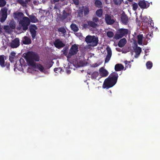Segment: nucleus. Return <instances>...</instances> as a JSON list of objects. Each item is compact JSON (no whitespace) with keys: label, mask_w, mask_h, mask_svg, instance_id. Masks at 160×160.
Masks as SVG:
<instances>
[{"label":"nucleus","mask_w":160,"mask_h":160,"mask_svg":"<svg viewBox=\"0 0 160 160\" xmlns=\"http://www.w3.org/2000/svg\"><path fill=\"white\" fill-rule=\"evenodd\" d=\"M118 77L116 72H112L104 80L102 85L103 88L108 89L112 87L117 83Z\"/></svg>","instance_id":"nucleus-1"},{"label":"nucleus","mask_w":160,"mask_h":160,"mask_svg":"<svg viewBox=\"0 0 160 160\" xmlns=\"http://www.w3.org/2000/svg\"><path fill=\"white\" fill-rule=\"evenodd\" d=\"M25 59L28 65L30 66H35V62H39L40 57L39 54L35 52L28 51L26 54Z\"/></svg>","instance_id":"nucleus-2"},{"label":"nucleus","mask_w":160,"mask_h":160,"mask_svg":"<svg viewBox=\"0 0 160 160\" xmlns=\"http://www.w3.org/2000/svg\"><path fill=\"white\" fill-rule=\"evenodd\" d=\"M85 41L87 44H89L88 46L92 47L97 46L98 43V38L95 36H87L85 39Z\"/></svg>","instance_id":"nucleus-3"},{"label":"nucleus","mask_w":160,"mask_h":160,"mask_svg":"<svg viewBox=\"0 0 160 160\" xmlns=\"http://www.w3.org/2000/svg\"><path fill=\"white\" fill-rule=\"evenodd\" d=\"M129 33V30L126 28H120L117 31V33L114 36V38L116 40L121 38L124 36H126Z\"/></svg>","instance_id":"nucleus-4"},{"label":"nucleus","mask_w":160,"mask_h":160,"mask_svg":"<svg viewBox=\"0 0 160 160\" xmlns=\"http://www.w3.org/2000/svg\"><path fill=\"white\" fill-rule=\"evenodd\" d=\"M30 22V20L27 17H23L22 19L20 21V23L21 25L23 30L26 31L27 30Z\"/></svg>","instance_id":"nucleus-5"},{"label":"nucleus","mask_w":160,"mask_h":160,"mask_svg":"<svg viewBox=\"0 0 160 160\" xmlns=\"http://www.w3.org/2000/svg\"><path fill=\"white\" fill-rule=\"evenodd\" d=\"M8 9L6 7L1 8L0 10V21L3 22L7 18Z\"/></svg>","instance_id":"nucleus-6"},{"label":"nucleus","mask_w":160,"mask_h":160,"mask_svg":"<svg viewBox=\"0 0 160 160\" xmlns=\"http://www.w3.org/2000/svg\"><path fill=\"white\" fill-rule=\"evenodd\" d=\"M78 45L75 44L72 45L69 52V57H71L72 56L76 54L78 51Z\"/></svg>","instance_id":"nucleus-7"},{"label":"nucleus","mask_w":160,"mask_h":160,"mask_svg":"<svg viewBox=\"0 0 160 160\" xmlns=\"http://www.w3.org/2000/svg\"><path fill=\"white\" fill-rule=\"evenodd\" d=\"M38 29V28L35 24H32L30 25L29 27L30 32L31 35L32 40L34 39L36 35L37 32L36 30Z\"/></svg>","instance_id":"nucleus-8"},{"label":"nucleus","mask_w":160,"mask_h":160,"mask_svg":"<svg viewBox=\"0 0 160 160\" xmlns=\"http://www.w3.org/2000/svg\"><path fill=\"white\" fill-rule=\"evenodd\" d=\"M53 43L55 47L59 49L64 47L65 45V44L59 39H56Z\"/></svg>","instance_id":"nucleus-9"},{"label":"nucleus","mask_w":160,"mask_h":160,"mask_svg":"<svg viewBox=\"0 0 160 160\" xmlns=\"http://www.w3.org/2000/svg\"><path fill=\"white\" fill-rule=\"evenodd\" d=\"M105 21L106 23L108 25H112L115 22L114 19L111 18L110 15L108 14L105 15Z\"/></svg>","instance_id":"nucleus-10"},{"label":"nucleus","mask_w":160,"mask_h":160,"mask_svg":"<svg viewBox=\"0 0 160 160\" xmlns=\"http://www.w3.org/2000/svg\"><path fill=\"white\" fill-rule=\"evenodd\" d=\"M11 47L12 48H16L20 45L19 39L18 38H16L12 41L10 44Z\"/></svg>","instance_id":"nucleus-11"},{"label":"nucleus","mask_w":160,"mask_h":160,"mask_svg":"<svg viewBox=\"0 0 160 160\" xmlns=\"http://www.w3.org/2000/svg\"><path fill=\"white\" fill-rule=\"evenodd\" d=\"M138 5L141 8L145 9L149 6L150 3L148 2H146L145 1L140 0L138 2Z\"/></svg>","instance_id":"nucleus-12"},{"label":"nucleus","mask_w":160,"mask_h":160,"mask_svg":"<svg viewBox=\"0 0 160 160\" xmlns=\"http://www.w3.org/2000/svg\"><path fill=\"white\" fill-rule=\"evenodd\" d=\"M133 49L135 52V57L137 58L140 55L142 49L140 47L138 46L137 44H135V46L133 47Z\"/></svg>","instance_id":"nucleus-13"},{"label":"nucleus","mask_w":160,"mask_h":160,"mask_svg":"<svg viewBox=\"0 0 160 160\" xmlns=\"http://www.w3.org/2000/svg\"><path fill=\"white\" fill-rule=\"evenodd\" d=\"M121 21L122 23L124 25H127L128 23V19L127 15L125 12H123L121 15Z\"/></svg>","instance_id":"nucleus-14"},{"label":"nucleus","mask_w":160,"mask_h":160,"mask_svg":"<svg viewBox=\"0 0 160 160\" xmlns=\"http://www.w3.org/2000/svg\"><path fill=\"white\" fill-rule=\"evenodd\" d=\"M21 42L25 45H28L31 43L32 41L30 38L25 36L22 38Z\"/></svg>","instance_id":"nucleus-15"},{"label":"nucleus","mask_w":160,"mask_h":160,"mask_svg":"<svg viewBox=\"0 0 160 160\" xmlns=\"http://www.w3.org/2000/svg\"><path fill=\"white\" fill-rule=\"evenodd\" d=\"M107 55L105 59V63L108 62L109 61L112 54L111 50L109 47L107 48Z\"/></svg>","instance_id":"nucleus-16"},{"label":"nucleus","mask_w":160,"mask_h":160,"mask_svg":"<svg viewBox=\"0 0 160 160\" xmlns=\"http://www.w3.org/2000/svg\"><path fill=\"white\" fill-rule=\"evenodd\" d=\"M35 66H31L32 67L35 68H37L41 72H44V68L43 66L41 64L35 63Z\"/></svg>","instance_id":"nucleus-17"},{"label":"nucleus","mask_w":160,"mask_h":160,"mask_svg":"<svg viewBox=\"0 0 160 160\" xmlns=\"http://www.w3.org/2000/svg\"><path fill=\"white\" fill-rule=\"evenodd\" d=\"M99 71L100 75L102 77H106L108 74V71L102 67L100 69Z\"/></svg>","instance_id":"nucleus-18"},{"label":"nucleus","mask_w":160,"mask_h":160,"mask_svg":"<svg viewBox=\"0 0 160 160\" xmlns=\"http://www.w3.org/2000/svg\"><path fill=\"white\" fill-rule=\"evenodd\" d=\"M23 13L21 12L17 11L13 13V16L15 19H18L23 17Z\"/></svg>","instance_id":"nucleus-19"},{"label":"nucleus","mask_w":160,"mask_h":160,"mask_svg":"<svg viewBox=\"0 0 160 160\" xmlns=\"http://www.w3.org/2000/svg\"><path fill=\"white\" fill-rule=\"evenodd\" d=\"M127 42L126 39L125 38H123L121 39L118 43V46L120 48L123 47Z\"/></svg>","instance_id":"nucleus-20"},{"label":"nucleus","mask_w":160,"mask_h":160,"mask_svg":"<svg viewBox=\"0 0 160 160\" xmlns=\"http://www.w3.org/2000/svg\"><path fill=\"white\" fill-rule=\"evenodd\" d=\"M70 16L71 14L70 13L66 12L65 10H64L62 11V14L61 16V19L62 20H64Z\"/></svg>","instance_id":"nucleus-21"},{"label":"nucleus","mask_w":160,"mask_h":160,"mask_svg":"<svg viewBox=\"0 0 160 160\" xmlns=\"http://www.w3.org/2000/svg\"><path fill=\"white\" fill-rule=\"evenodd\" d=\"M68 46H66L62 50V52L63 54L65 56H66L68 59H69L71 58V57H69V53H68Z\"/></svg>","instance_id":"nucleus-22"},{"label":"nucleus","mask_w":160,"mask_h":160,"mask_svg":"<svg viewBox=\"0 0 160 160\" xmlns=\"http://www.w3.org/2000/svg\"><path fill=\"white\" fill-rule=\"evenodd\" d=\"M114 68L116 71H119L123 69L124 67L121 64H117L115 65Z\"/></svg>","instance_id":"nucleus-23"},{"label":"nucleus","mask_w":160,"mask_h":160,"mask_svg":"<svg viewBox=\"0 0 160 160\" xmlns=\"http://www.w3.org/2000/svg\"><path fill=\"white\" fill-rule=\"evenodd\" d=\"M94 4L95 6L98 8H102L103 7L102 3L99 0H95Z\"/></svg>","instance_id":"nucleus-24"},{"label":"nucleus","mask_w":160,"mask_h":160,"mask_svg":"<svg viewBox=\"0 0 160 160\" xmlns=\"http://www.w3.org/2000/svg\"><path fill=\"white\" fill-rule=\"evenodd\" d=\"M143 38L142 34H139L137 36L138 43L139 45H141L142 43V39Z\"/></svg>","instance_id":"nucleus-25"},{"label":"nucleus","mask_w":160,"mask_h":160,"mask_svg":"<svg viewBox=\"0 0 160 160\" xmlns=\"http://www.w3.org/2000/svg\"><path fill=\"white\" fill-rule=\"evenodd\" d=\"M0 66L2 68H4L5 67V60L3 55L0 56Z\"/></svg>","instance_id":"nucleus-26"},{"label":"nucleus","mask_w":160,"mask_h":160,"mask_svg":"<svg viewBox=\"0 0 160 160\" xmlns=\"http://www.w3.org/2000/svg\"><path fill=\"white\" fill-rule=\"evenodd\" d=\"M16 53L14 52H12L9 56V60L12 62L14 61V58L15 57Z\"/></svg>","instance_id":"nucleus-27"},{"label":"nucleus","mask_w":160,"mask_h":160,"mask_svg":"<svg viewBox=\"0 0 160 160\" xmlns=\"http://www.w3.org/2000/svg\"><path fill=\"white\" fill-rule=\"evenodd\" d=\"M30 21L32 23H36L38 22V20L35 16L33 15H31L30 17Z\"/></svg>","instance_id":"nucleus-28"},{"label":"nucleus","mask_w":160,"mask_h":160,"mask_svg":"<svg viewBox=\"0 0 160 160\" xmlns=\"http://www.w3.org/2000/svg\"><path fill=\"white\" fill-rule=\"evenodd\" d=\"M71 29L75 32H77L78 30V27L75 24L72 23L70 26Z\"/></svg>","instance_id":"nucleus-29"},{"label":"nucleus","mask_w":160,"mask_h":160,"mask_svg":"<svg viewBox=\"0 0 160 160\" xmlns=\"http://www.w3.org/2000/svg\"><path fill=\"white\" fill-rule=\"evenodd\" d=\"M96 15L99 17H101L103 13V10L100 8L97 10L96 12Z\"/></svg>","instance_id":"nucleus-30"},{"label":"nucleus","mask_w":160,"mask_h":160,"mask_svg":"<svg viewBox=\"0 0 160 160\" xmlns=\"http://www.w3.org/2000/svg\"><path fill=\"white\" fill-rule=\"evenodd\" d=\"M9 27L12 29H14L16 28L15 22L13 20L11 21L9 23Z\"/></svg>","instance_id":"nucleus-31"},{"label":"nucleus","mask_w":160,"mask_h":160,"mask_svg":"<svg viewBox=\"0 0 160 160\" xmlns=\"http://www.w3.org/2000/svg\"><path fill=\"white\" fill-rule=\"evenodd\" d=\"M88 25L91 27L95 28L97 26V24L92 21H88Z\"/></svg>","instance_id":"nucleus-32"},{"label":"nucleus","mask_w":160,"mask_h":160,"mask_svg":"<svg viewBox=\"0 0 160 160\" xmlns=\"http://www.w3.org/2000/svg\"><path fill=\"white\" fill-rule=\"evenodd\" d=\"M84 14L85 16L87 15L89 13V10L88 6H86L83 9Z\"/></svg>","instance_id":"nucleus-33"},{"label":"nucleus","mask_w":160,"mask_h":160,"mask_svg":"<svg viewBox=\"0 0 160 160\" xmlns=\"http://www.w3.org/2000/svg\"><path fill=\"white\" fill-rule=\"evenodd\" d=\"M98 72L95 71L91 74V78L92 79H96L98 76Z\"/></svg>","instance_id":"nucleus-34"},{"label":"nucleus","mask_w":160,"mask_h":160,"mask_svg":"<svg viewBox=\"0 0 160 160\" xmlns=\"http://www.w3.org/2000/svg\"><path fill=\"white\" fill-rule=\"evenodd\" d=\"M146 66L147 69H150L152 66V63L151 61H148L147 62Z\"/></svg>","instance_id":"nucleus-35"},{"label":"nucleus","mask_w":160,"mask_h":160,"mask_svg":"<svg viewBox=\"0 0 160 160\" xmlns=\"http://www.w3.org/2000/svg\"><path fill=\"white\" fill-rule=\"evenodd\" d=\"M18 2L23 7L26 6L27 3L25 1H24L23 0H18Z\"/></svg>","instance_id":"nucleus-36"},{"label":"nucleus","mask_w":160,"mask_h":160,"mask_svg":"<svg viewBox=\"0 0 160 160\" xmlns=\"http://www.w3.org/2000/svg\"><path fill=\"white\" fill-rule=\"evenodd\" d=\"M6 3L7 2L5 0H0V7H4Z\"/></svg>","instance_id":"nucleus-37"},{"label":"nucleus","mask_w":160,"mask_h":160,"mask_svg":"<svg viewBox=\"0 0 160 160\" xmlns=\"http://www.w3.org/2000/svg\"><path fill=\"white\" fill-rule=\"evenodd\" d=\"M107 35L109 38H111L113 37L114 34L112 31H108L107 32Z\"/></svg>","instance_id":"nucleus-38"},{"label":"nucleus","mask_w":160,"mask_h":160,"mask_svg":"<svg viewBox=\"0 0 160 160\" xmlns=\"http://www.w3.org/2000/svg\"><path fill=\"white\" fill-rule=\"evenodd\" d=\"M123 0H113L114 3L116 5H120L121 4Z\"/></svg>","instance_id":"nucleus-39"},{"label":"nucleus","mask_w":160,"mask_h":160,"mask_svg":"<svg viewBox=\"0 0 160 160\" xmlns=\"http://www.w3.org/2000/svg\"><path fill=\"white\" fill-rule=\"evenodd\" d=\"M58 31L63 33H66V32L65 29L63 27H61L58 28Z\"/></svg>","instance_id":"nucleus-40"},{"label":"nucleus","mask_w":160,"mask_h":160,"mask_svg":"<svg viewBox=\"0 0 160 160\" xmlns=\"http://www.w3.org/2000/svg\"><path fill=\"white\" fill-rule=\"evenodd\" d=\"M132 9L134 11H136L138 8V4L136 2H134L132 5Z\"/></svg>","instance_id":"nucleus-41"},{"label":"nucleus","mask_w":160,"mask_h":160,"mask_svg":"<svg viewBox=\"0 0 160 160\" xmlns=\"http://www.w3.org/2000/svg\"><path fill=\"white\" fill-rule=\"evenodd\" d=\"M136 21L138 25L140 26L141 25V21L138 20V17H137L136 19Z\"/></svg>","instance_id":"nucleus-42"},{"label":"nucleus","mask_w":160,"mask_h":160,"mask_svg":"<svg viewBox=\"0 0 160 160\" xmlns=\"http://www.w3.org/2000/svg\"><path fill=\"white\" fill-rule=\"evenodd\" d=\"M92 21L94 22H97L98 21L99 19L98 18L95 17L93 18Z\"/></svg>","instance_id":"nucleus-43"},{"label":"nucleus","mask_w":160,"mask_h":160,"mask_svg":"<svg viewBox=\"0 0 160 160\" xmlns=\"http://www.w3.org/2000/svg\"><path fill=\"white\" fill-rule=\"evenodd\" d=\"M3 29L5 30H8L10 29V27L8 25H5L4 26Z\"/></svg>","instance_id":"nucleus-44"},{"label":"nucleus","mask_w":160,"mask_h":160,"mask_svg":"<svg viewBox=\"0 0 160 160\" xmlns=\"http://www.w3.org/2000/svg\"><path fill=\"white\" fill-rule=\"evenodd\" d=\"M74 4L76 5L79 4V0H72Z\"/></svg>","instance_id":"nucleus-45"},{"label":"nucleus","mask_w":160,"mask_h":160,"mask_svg":"<svg viewBox=\"0 0 160 160\" xmlns=\"http://www.w3.org/2000/svg\"><path fill=\"white\" fill-rule=\"evenodd\" d=\"M5 66H6L7 68L8 69L9 68V67L10 66V64L9 63L6 62L5 64Z\"/></svg>","instance_id":"nucleus-46"},{"label":"nucleus","mask_w":160,"mask_h":160,"mask_svg":"<svg viewBox=\"0 0 160 160\" xmlns=\"http://www.w3.org/2000/svg\"><path fill=\"white\" fill-rule=\"evenodd\" d=\"M152 21H153L152 20L150 22L149 24H150V26H151V27H152V28H154V23L153 22H152Z\"/></svg>","instance_id":"nucleus-47"},{"label":"nucleus","mask_w":160,"mask_h":160,"mask_svg":"<svg viewBox=\"0 0 160 160\" xmlns=\"http://www.w3.org/2000/svg\"><path fill=\"white\" fill-rule=\"evenodd\" d=\"M98 65L97 63H95L92 64V66L93 67H98Z\"/></svg>","instance_id":"nucleus-48"},{"label":"nucleus","mask_w":160,"mask_h":160,"mask_svg":"<svg viewBox=\"0 0 160 160\" xmlns=\"http://www.w3.org/2000/svg\"><path fill=\"white\" fill-rule=\"evenodd\" d=\"M60 0H53L54 2H58Z\"/></svg>","instance_id":"nucleus-49"},{"label":"nucleus","mask_w":160,"mask_h":160,"mask_svg":"<svg viewBox=\"0 0 160 160\" xmlns=\"http://www.w3.org/2000/svg\"><path fill=\"white\" fill-rule=\"evenodd\" d=\"M120 49L119 48H116V50L118 51V52H120Z\"/></svg>","instance_id":"nucleus-50"},{"label":"nucleus","mask_w":160,"mask_h":160,"mask_svg":"<svg viewBox=\"0 0 160 160\" xmlns=\"http://www.w3.org/2000/svg\"><path fill=\"white\" fill-rule=\"evenodd\" d=\"M87 24H84L83 27L85 28H86L87 27Z\"/></svg>","instance_id":"nucleus-51"},{"label":"nucleus","mask_w":160,"mask_h":160,"mask_svg":"<svg viewBox=\"0 0 160 160\" xmlns=\"http://www.w3.org/2000/svg\"><path fill=\"white\" fill-rule=\"evenodd\" d=\"M2 32V28L0 27V34Z\"/></svg>","instance_id":"nucleus-52"},{"label":"nucleus","mask_w":160,"mask_h":160,"mask_svg":"<svg viewBox=\"0 0 160 160\" xmlns=\"http://www.w3.org/2000/svg\"><path fill=\"white\" fill-rule=\"evenodd\" d=\"M30 1L31 0H25V2H26L27 3L30 2Z\"/></svg>","instance_id":"nucleus-53"},{"label":"nucleus","mask_w":160,"mask_h":160,"mask_svg":"<svg viewBox=\"0 0 160 160\" xmlns=\"http://www.w3.org/2000/svg\"><path fill=\"white\" fill-rule=\"evenodd\" d=\"M58 68H55L54 69V71H56L58 70Z\"/></svg>","instance_id":"nucleus-54"},{"label":"nucleus","mask_w":160,"mask_h":160,"mask_svg":"<svg viewBox=\"0 0 160 160\" xmlns=\"http://www.w3.org/2000/svg\"><path fill=\"white\" fill-rule=\"evenodd\" d=\"M128 62L127 61H126L125 62V64H128Z\"/></svg>","instance_id":"nucleus-55"},{"label":"nucleus","mask_w":160,"mask_h":160,"mask_svg":"<svg viewBox=\"0 0 160 160\" xmlns=\"http://www.w3.org/2000/svg\"><path fill=\"white\" fill-rule=\"evenodd\" d=\"M127 0L130 2H132L133 1V0Z\"/></svg>","instance_id":"nucleus-56"},{"label":"nucleus","mask_w":160,"mask_h":160,"mask_svg":"<svg viewBox=\"0 0 160 160\" xmlns=\"http://www.w3.org/2000/svg\"><path fill=\"white\" fill-rule=\"evenodd\" d=\"M52 65H50V66L49 67V68H50V67H52Z\"/></svg>","instance_id":"nucleus-57"},{"label":"nucleus","mask_w":160,"mask_h":160,"mask_svg":"<svg viewBox=\"0 0 160 160\" xmlns=\"http://www.w3.org/2000/svg\"><path fill=\"white\" fill-rule=\"evenodd\" d=\"M64 0H60L62 2L64 1Z\"/></svg>","instance_id":"nucleus-58"},{"label":"nucleus","mask_w":160,"mask_h":160,"mask_svg":"<svg viewBox=\"0 0 160 160\" xmlns=\"http://www.w3.org/2000/svg\"><path fill=\"white\" fill-rule=\"evenodd\" d=\"M36 2V1H34V2H33V3H34V4H35V2Z\"/></svg>","instance_id":"nucleus-59"},{"label":"nucleus","mask_w":160,"mask_h":160,"mask_svg":"<svg viewBox=\"0 0 160 160\" xmlns=\"http://www.w3.org/2000/svg\"><path fill=\"white\" fill-rule=\"evenodd\" d=\"M149 36H151V34H150Z\"/></svg>","instance_id":"nucleus-60"},{"label":"nucleus","mask_w":160,"mask_h":160,"mask_svg":"<svg viewBox=\"0 0 160 160\" xmlns=\"http://www.w3.org/2000/svg\"><path fill=\"white\" fill-rule=\"evenodd\" d=\"M88 74H89V75L90 74V73H88Z\"/></svg>","instance_id":"nucleus-61"}]
</instances>
